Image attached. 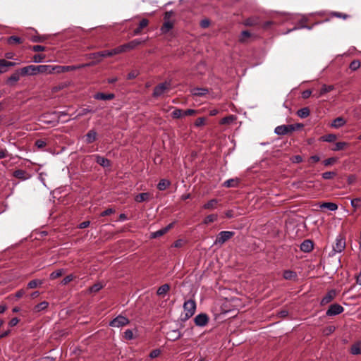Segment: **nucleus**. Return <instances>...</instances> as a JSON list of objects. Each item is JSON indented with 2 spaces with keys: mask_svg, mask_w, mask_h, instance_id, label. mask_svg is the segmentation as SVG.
<instances>
[{
  "mask_svg": "<svg viewBox=\"0 0 361 361\" xmlns=\"http://www.w3.org/2000/svg\"><path fill=\"white\" fill-rule=\"evenodd\" d=\"M301 127H302V125L299 123L291 125H281L275 128L274 133L279 135H285L296 130H298Z\"/></svg>",
  "mask_w": 361,
  "mask_h": 361,
  "instance_id": "1",
  "label": "nucleus"
},
{
  "mask_svg": "<svg viewBox=\"0 0 361 361\" xmlns=\"http://www.w3.org/2000/svg\"><path fill=\"white\" fill-rule=\"evenodd\" d=\"M183 309L185 312L184 319L187 320L192 317L195 313L196 310V302L192 299L185 300L183 304Z\"/></svg>",
  "mask_w": 361,
  "mask_h": 361,
  "instance_id": "2",
  "label": "nucleus"
},
{
  "mask_svg": "<svg viewBox=\"0 0 361 361\" xmlns=\"http://www.w3.org/2000/svg\"><path fill=\"white\" fill-rule=\"evenodd\" d=\"M171 88V82H164L157 85L152 94L154 97H159L162 95L165 92L170 90Z\"/></svg>",
  "mask_w": 361,
  "mask_h": 361,
  "instance_id": "3",
  "label": "nucleus"
},
{
  "mask_svg": "<svg viewBox=\"0 0 361 361\" xmlns=\"http://www.w3.org/2000/svg\"><path fill=\"white\" fill-rule=\"evenodd\" d=\"M345 247V237L338 235L336 238L335 245L333 246V250L336 252H341Z\"/></svg>",
  "mask_w": 361,
  "mask_h": 361,
  "instance_id": "4",
  "label": "nucleus"
},
{
  "mask_svg": "<svg viewBox=\"0 0 361 361\" xmlns=\"http://www.w3.org/2000/svg\"><path fill=\"white\" fill-rule=\"evenodd\" d=\"M129 319L123 316H118L110 322L109 325L112 327H121L127 325Z\"/></svg>",
  "mask_w": 361,
  "mask_h": 361,
  "instance_id": "5",
  "label": "nucleus"
},
{
  "mask_svg": "<svg viewBox=\"0 0 361 361\" xmlns=\"http://www.w3.org/2000/svg\"><path fill=\"white\" fill-rule=\"evenodd\" d=\"M343 311L344 308L341 305L335 303L329 306L326 314L327 316H335L342 313Z\"/></svg>",
  "mask_w": 361,
  "mask_h": 361,
  "instance_id": "6",
  "label": "nucleus"
},
{
  "mask_svg": "<svg viewBox=\"0 0 361 361\" xmlns=\"http://www.w3.org/2000/svg\"><path fill=\"white\" fill-rule=\"evenodd\" d=\"M209 317L205 313H201L197 314L195 319L194 322L197 326H205L209 322Z\"/></svg>",
  "mask_w": 361,
  "mask_h": 361,
  "instance_id": "7",
  "label": "nucleus"
},
{
  "mask_svg": "<svg viewBox=\"0 0 361 361\" xmlns=\"http://www.w3.org/2000/svg\"><path fill=\"white\" fill-rule=\"evenodd\" d=\"M146 40H142L140 39H133L126 44H123L124 51L126 52L128 51L135 49L137 46L145 43Z\"/></svg>",
  "mask_w": 361,
  "mask_h": 361,
  "instance_id": "8",
  "label": "nucleus"
},
{
  "mask_svg": "<svg viewBox=\"0 0 361 361\" xmlns=\"http://www.w3.org/2000/svg\"><path fill=\"white\" fill-rule=\"evenodd\" d=\"M336 296V292L335 290H330L327 292V293L323 297L321 300V305H325L328 303L331 302Z\"/></svg>",
  "mask_w": 361,
  "mask_h": 361,
  "instance_id": "9",
  "label": "nucleus"
},
{
  "mask_svg": "<svg viewBox=\"0 0 361 361\" xmlns=\"http://www.w3.org/2000/svg\"><path fill=\"white\" fill-rule=\"evenodd\" d=\"M35 65H30L19 69L22 76L37 75Z\"/></svg>",
  "mask_w": 361,
  "mask_h": 361,
  "instance_id": "10",
  "label": "nucleus"
},
{
  "mask_svg": "<svg viewBox=\"0 0 361 361\" xmlns=\"http://www.w3.org/2000/svg\"><path fill=\"white\" fill-rule=\"evenodd\" d=\"M87 56V59H92V60H94V61L89 63L82 64V65H81L82 67L93 66V65L102 61V57L100 56L99 52L89 54Z\"/></svg>",
  "mask_w": 361,
  "mask_h": 361,
  "instance_id": "11",
  "label": "nucleus"
},
{
  "mask_svg": "<svg viewBox=\"0 0 361 361\" xmlns=\"http://www.w3.org/2000/svg\"><path fill=\"white\" fill-rule=\"evenodd\" d=\"M172 227H173V224H170L165 228H163L159 231L152 233L150 235V237H151V238H157L161 237L163 235H164L165 233H166Z\"/></svg>",
  "mask_w": 361,
  "mask_h": 361,
  "instance_id": "12",
  "label": "nucleus"
},
{
  "mask_svg": "<svg viewBox=\"0 0 361 361\" xmlns=\"http://www.w3.org/2000/svg\"><path fill=\"white\" fill-rule=\"evenodd\" d=\"M80 68H82L81 66V65L78 66H59L54 67V68H55V70H56L57 73H64V72L75 71Z\"/></svg>",
  "mask_w": 361,
  "mask_h": 361,
  "instance_id": "13",
  "label": "nucleus"
},
{
  "mask_svg": "<svg viewBox=\"0 0 361 361\" xmlns=\"http://www.w3.org/2000/svg\"><path fill=\"white\" fill-rule=\"evenodd\" d=\"M13 176L15 178H18L22 180H25L30 177V176L26 171L22 170V169L16 170L13 172Z\"/></svg>",
  "mask_w": 361,
  "mask_h": 361,
  "instance_id": "14",
  "label": "nucleus"
},
{
  "mask_svg": "<svg viewBox=\"0 0 361 361\" xmlns=\"http://www.w3.org/2000/svg\"><path fill=\"white\" fill-rule=\"evenodd\" d=\"M35 68L37 74L44 73H51L53 72V71L55 70L54 67H51V66L48 65L35 66Z\"/></svg>",
  "mask_w": 361,
  "mask_h": 361,
  "instance_id": "15",
  "label": "nucleus"
},
{
  "mask_svg": "<svg viewBox=\"0 0 361 361\" xmlns=\"http://www.w3.org/2000/svg\"><path fill=\"white\" fill-rule=\"evenodd\" d=\"M314 245L312 240H305L300 245V250L305 252H310L313 250Z\"/></svg>",
  "mask_w": 361,
  "mask_h": 361,
  "instance_id": "16",
  "label": "nucleus"
},
{
  "mask_svg": "<svg viewBox=\"0 0 361 361\" xmlns=\"http://www.w3.org/2000/svg\"><path fill=\"white\" fill-rule=\"evenodd\" d=\"M94 157L96 159V162L99 164L100 166L103 167H110L111 166V161L108 159L101 157L98 154L94 155Z\"/></svg>",
  "mask_w": 361,
  "mask_h": 361,
  "instance_id": "17",
  "label": "nucleus"
},
{
  "mask_svg": "<svg viewBox=\"0 0 361 361\" xmlns=\"http://www.w3.org/2000/svg\"><path fill=\"white\" fill-rule=\"evenodd\" d=\"M21 75L20 71L17 70L15 71L8 79L6 83L9 85H13L16 82L20 80Z\"/></svg>",
  "mask_w": 361,
  "mask_h": 361,
  "instance_id": "18",
  "label": "nucleus"
},
{
  "mask_svg": "<svg viewBox=\"0 0 361 361\" xmlns=\"http://www.w3.org/2000/svg\"><path fill=\"white\" fill-rule=\"evenodd\" d=\"M209 93L207 88L195 87L191 90V94L193 96L202 97L205 96Z\"/></svg>",
  "mask_w": 361,
  "mask_h": 361,
  "instance_id": "19",
  "label": "nucleus"
},
{
  "mask_svg": "<svg viewBox=\"0 0 361 361\" xmlns=\"http://www.w3.org/2000/svg\"><path fill=\"white\" fill-rule=\"evenodd\" d=\"M334 90V85H323L319 93L314 94V97L319 98L327 92H329Z\"/></svg>",
  "mask_w": 361,
  "mask_h": 361,
  "instance_id": "20",
  "label": "nucleus"
},
{
  "mask_svg": "<svg viewBox=\"0 0 361 361\" xmlns=\"http://www.w3.org/2000/svg\"><path fill=\"white\" fill-rule=\"evenodd\" d=\"M115 97V95L112 93L104 94L102 92H98L94 95V98L98 100H111Z\"/></svg>",
  "mask_w": 361,
  "mask_h": 361,
  "instance_id": "21",
  "label": "nucleus"
},
{
  "mask_svg": "<svg viewBox=\"0 0 361 361\" xmlns=\"http://www.w3.org/2000/svg\"><path fill=\"white\" fill-rule=\"evenodd\" d=\"M149 24V20L146 18H143L139 23L138 27L134 30L133 35H137L141 33L142 29L146 27Z\"/></svg>",
  "mask_w": 361,
  "mask_h": 361,
  "instance_id": "22",
  "label": "nucleus"
},
{
  "mask_svg": "<svg viewBox=\"0 0 361 361\" xmlns=\"http://www.w3.org/2000/svg\"><path fill=\"white\" fill-rule=\"evenodd\" d=\"M283 276L286 280L295 281L298 279L296 272L291 270H286L283 271Z\"/></svg>",
  "mask_w": 361,
  "mask_h": 361,
  "instance_id": "23",
  "label": "nucleus"
},
{
  "mask_svg": "<svg viewBox=\"0 0 361 361\" xmlns=\"http://www.w3.org/2000/svg\"><path fill=\"white\" fill-rule=\"evenodd\" d=\"M23 42V39L15 35L11 36L7 38V43L10 45L22 44Z\"/></svg>",
  "mask_w": 361,
  "mask_h": 361,
  "instance_id": "24",
  "label": "nucleus"
},
{
  "mask_svg": "<svg viewBox=\"0 0 361 361\" xmlns=\"http://www.w3.org/2000/svg\"><path fill=\"white\" fill-rule=\"evenodd\" d=\"M213 312L215 320H219L221 316L226 313V311L224 309H222L221 307H218L217 305H216L214 307Z\"/></svg>",
  "mask_w": 361,
  "mask_h": 361,
  "instance_id": "25",
  "label": "nucleus"
},
{
  "mask_svg": "<svg viewBox=\"0 0 361 361\" xmlns=\"http://www.w3.org/2000/svg\"><path fill=\"white\" fill-rule=\"evenodd\" d=\"M97 132L94 130H90L86 135V142L91 144L94 142L97 139Z\"/></svg>",
  "mask_w": 361,
  "mask_h": 361,
  "instance_id": "26",
  "label": "nucleus"
},
{
  "mask_svg": "<svg viewBox=\"0 0 361 361\" xmlns=\"http://www.w3.org/2000/svg\"><path fill=\"white\" fill-rule=\"evenodd\" d=\"M345 120L343 117H338L335 118L331 123V127L339 128L345 124Z\"/></svg>",
  "mask_w": 361,
  "mask_h": 361,
  "instance_id": "27",
  "label": "nucleus"
},
{
  "mask_svg": "<svg viewBox=\"0 0 361 361\" xmlns=\"http://www.w3.org/2000/svg\"><path fill=\"white\" fill-rule=\"evenodd\" d=\"M170 286L168 283H165L158 288L157 294L159 296H164L170 290Z\"/></svg>",
  "mask_w": 361,
  "mask_h": 361,
  "instance_id": "28",
  "label": "nucleus"
},
{
  "mask_svg": "<svg viewBox=\"0 0 361 361\" xmlns=\"http://www.w3.org/2000/svg\"><path fill=\"white\" fill-rule=\"evenodd\" d=\"M173 27V21H164L161 27V32L163 34L167 33L169 30H171Z\"/></svg>",
  "mask_w": 361,
  "mask_h": 361,
  "instance_id": "29",
  "label": "nucleus"
},
{
  "mask_svg": "<svg viewBox=\"0 0 361 361\" xmlns=\"http://www.w3.org/2000/svg\"><path fill=\"white\" fill-rule=\"evenodd\" d=\"M49 306V302L47 301H43L37 305H36L33 309L32 311L35 313L39 312L45 309H47Z\"/></svg>",
  "mask_w": 361,
  "mask_h": 361,
  "instance_id": "30",
  "label": "nucleus"
},
{
  "mask_svg": "<svg viewBox=\"0 0 361 361\" xmlns=\"http://www.w3.org/2000/svg\"><path fill=\"white\" fill-rule=\"evenodd\" d=\"M150 194L148 192L139 193L135 197V200L137 202H145L149 200Z\"/></svg>",
  "mask_w": 361,
  "mask_h": 361,
  "instance_id": "31",
  "label": "nucleus"
},
{
  "mask_svg": "<svg viewBox=\"0 0 361 361\" xmlns=\"http://www.w3.org/2000/svg\"><path fill=\"white\" fill-rule=\"evenodd\" d=\"M349 146V143L345 142H338L334 145L331 149L333 151H340L344 149L346 147Z\"/></svg>",
  "mask_w": 361,
  "mask_h": 361,
  "instance_id": "32",
  "label": "nucleus"
},
{
  "mask_svg": "<svg viewBox=\"0 0 361 361\" xmlns=\"http://www.w3.org/2000/svg\"><path fill=\"white\" fill-rule=\"evenodd\" d=\"M310 114V109L307 107L302 108L299 109L297 114L302 118H307Z\"/></svg>",
  "mask_w": 361,
  "mask_h": 361,
  "instance_id": "33",
  "label": "nucleus"
},
{
  "mask_svg": "<svg viewBox=\"0 0 361 361\" xmlns=\"http://www.w3.org/2000/svg\"><path fill=\"white\" fill-rule=\"evenodd\" d=\"M63 115H66V114L64 112H59L57 114V120L56 121H48L47 120V117L49 116V114H43L42 116V118H41V121L44 122V123H53V122H56L58 123V120L60 118V117L61 116H63Z\"/></svg>",
  "mask_w": 361,
  "mask_h": 361,
  "instance_id": "34",
  "label": "nucleus"
},
{
  "mask_svg": "<svg viewBox=\"0 0 361 361\" xmlns=\"http://www.w3.org/2000/svg\"><path fill=\"white\" fill-rule=\"evenodd\" d=\"M320 207L326 208L330 211H336L338 209L337 204L333 202H324Z\"/></svg>",
  "mask_w": 361,
  "mask_h": 361,
  "instance_id": "35",
  "label": "nucleus"
},
{
  "mask_svg": "<svg viewBox=\"0 0 361 361\" xmlns=\"http://www.w3.org/2000/svg\"><path fill=\"white\" fill-rule=\"evenodd\" d=\"M170 185V182L166 179H161L158 185L157 188L159 190H164Z\"/></svg>",
  "mask_w": 361,
  "mask_h": 361,
  "instance_id": "36",
  "label": "nucleus"
},
{
  "mask_svg": "<svg viewBox=\"0 0 361 361\" xmlns=\"http://www.w3.org/2000/svg\"><path fill=\"white\" fill-rule=\"evenodd\" d=\"M104 287V285L101 282H98L92 285L89 288L90 293H97Z\"/></svg>",
  "mask_w": 361,
  "mask_h": 361,
  "instance_id": "37",
  "label": "nucleus"
},
{
  "mask_svg": "<svg viewBox=\"0 0 361 361\" xmlns=\"http://www.w3.org/2000/svg\"><path fill=\"white\" fill-rule=\"evenodd\" d=\"M337 138V136L335 134H327L321 137V139L324 142H333Z\"/></svg>",
  "mask_w": 361,
  "mask_h": 361,
  "instance_id": "38",
  "label": "nucleus"
},
{
  "mask_svg": "<svg viewBox=\"0 0 361 361\" xmlns=\"http://www.w3.org/2000/svg\"><path fill=\"white\" fill-rule=\"evenodd\" d=\"M43 283V281L42 280H39V279H34V280H32L30 281L28 283H27V288H35L36 287H37L38 286H40Z\"/></svg>",
  "mask_w": 361,
  "mask_h": 361,
  "instance_id": "39",
  "label": "nucleus"
},
{
  "mask_svg": "<svg viewBox=\"0 0 361 361\" xmlns=\"http://www.w3.org/2000/svg\"><path fill=\"white\" fill-rule=\"evenodd\" d=\"M63 273H64V271L63 269H58V270L53 271L52 273L50 274L49 279L51 280H54V279L61 276Z\"/></svg>",
  "mask_w": 361,
  "mask_h": 361,
  "instance_id": "40",
  "label": "nucleus"
},
{
  "mask_svg": "<svg viewBox=\"0 0 361 361\" xmlns=\"http://www.w3.org/2000/svg\"><path fill=\"white\" fill-rule=\"evenodd\" d=\"M173 118H180L184 117L183 110L176 109L171 114Z\"/></svg>",
  "mask_w": 361,
  "mask_h": 361,
  "instance_id": "41",
  "label": "nucleus"
},
{
  "mask_svg": "<svg viewBox=\"0 0 361 361\" xmlns=\"http://www.w3.org/2000/svg\"><path fill=\"white\" fill-rule=\"evenodd\" d=\"M258 24V20L255 18H250L245 20L244 25L246 26H253Z\"/></svg>",
  "mask_w": 361,
  "mask_h": 361,
  "instance_id": "42",
  "label": "nucleus"
},
{
  "mask_svg": "<svg viewBox=\"0 0 361 361\" xmlns=\"http://www.w3.org/2000/svg\"><path fill=\"white\" fill-rule=\"evenodd\" d=\"M330 16L331 17H336V18H343L344 20L347 19L348 18H349V16L348 14H345V13H341V12H331L330 13Z\"/></svg>",
  "mask_w": 361,
  "mask_h": 361,
  "instance_id": "43",
  "label": "nucleus"
},
{
  "mask_svg": "<svg viewBox=\"0 0 361 361\" xmlns=\"http://www.w3.org/2000/svg\"><path fill=\"white\" fill-rule=\"evenodd\" d=\"M46 58V55L43 54H37L32 56V61L35 63L42 62Z\"/></svg>",
  "mask_w": 361,
  "mask_h": 361,
  "instance_id": "44",
  "label": "nucleus"
},
{
  "mask_svg": "<svg viewBox=\"0 0 361 361\" xmlns=\"http://www.w3.org/2000/svg\"><path fill=\"white\" fill-rule=\"evenodd\" d=\"M350 353L353 355H359L361 353L360 344L356 343L351 346Z\"/></svg>",
  "mask_w": 361,
  "mask_h": 361,
  "instance_id": "45",
  "label": "nucleus"
},
{
  "mask_svg": "<svg viewBox=\"0 0 361 361\" xmlns=\"http://www.w3.org/2000/svg\"><path fill=\"white\" fill-rule=\"evenodd\" d=\"M361 63L359 60H353L349 66V68L355 71H357L360 67Z\"/></svg>",
  "mask_w": 361,
  "mask_h": 361,
  "instance_id": "46",
  "label": "nucleus"
},
{
  "mask_svg": "<svg viewBox=\"0 0 361 361\" xmlns=\"http://www.w3.org/2000/svg\"><path fill=\"white\" fill-rule=\"evenodd\" d=\"M17 63L15 62L8 61L5 59H0V68L15 66Z\"/></svg>",
  "mask_w": 361,
  "mask_h": 361,
  "instance_id": "47",
  "label": "nucleus"
},
{
  "mask_svg": "<svg viewBox=\"0 0 361 361\" xmlns=\"http://www.w3.org/2000/svg\"><path fill=\"white\" fill-rule=\"evenodd\" d=\"M225 242H226V231H221L219 233V237L216 240L215 243L216 244H217V243L223 244Z\"/></svg>",
  "mask_w": 361,
  "mask_h": 361,
  "instance_id": "48",
  "label": "nucleus"
},
{
  "mask_svg": "<svg viewBox=\"0 0 361 361\" xmlns=\"http://www.w3.org/2000/svg\"><path fill=\"white\" fill-rule=\"evenodd\" d=\"M322 178L325 180L331 179L336 176V173L334 171H326L322 174Z\"/></svg>",
  "mask_w": 361,
  "mask_h": 361,
  "instance_id": "49",
  "label": "nucleus"
},
{
  "mask_svg": "<svg viewBox=\"0 0 361 361\" xmlns=\"http://www.w3.org/2000/svg\"><path fill=\"white\" fill-rule=\"evenodd\" d=\"M217 204V201L215 199H213L210 201H209L207 203H206L204 206V209H213L216 207V205Z\"/></svg>",
  "mask_w": 361,
  "mask_h": 361,
  "instance_id": "50",
  "label": "nucleus"
},
{
  "mask_svg": "<svg viewBox=\"0 0 361 361\" xmlns=\"http://www.w3.org/2000/svg\"><path fill=\"white\" fill-rule=\"evenodd\" d=\"M47 38L45 36H39V35H34L32 36L30 39L32 42H44Z\"/></svg>",
  "mask_w": 361,
  "mask_h": 361,
  "instance_id": "51",
  "label": "nucleus"
},
{
  "mask_svg": "<svg viewBox=\"0 0 361 361\" xmlns=\"http://www.w3.org/2000/svg\"><path fill=\"white\" fill-rule=\"evenodd\" d=\"M351 206L355 209H358L361 207V199L360 198H355L351 200Z\"/></svg>",
  "mask_w": 361,
  "mask_h": 361,
  "instance_id": "52",
  "label": "nucleus"
},
{
  "mask_svg": "<svg viewBox=\"0 0 361 361\" xmlns=\"http://www.w3.org/2000/svg\"><path fill=\"white\" fill-rule=\"evenodd\" d=\"M217 219V216L216 214H210L205 217L204 220V224H208L209 223L214 222Z\"/></svg>",
  "mask_w": 361,
  "mask_h": 361,
  "instance_id": "53",
  "label": "nucleus"
},
{
  "mask_svg": "<svg viewBox=\"0 0 361 361\" xmlns=\"http://www.w3.org/2000/svg\"><path fill=\"white\" fill-rule=\"evenodd\" d=\"M111 51L112 53V56L125 52L123 45L118 46V47L111 49Z\"/></svg>",
  "mask_w": 361,
  "mask_h": 361,
  "instance_id": "54",
  "label": "nucleus"
},
{
  "mask_svg": "<svg viewBox=\"0 0 361 361\" xmlns=\"http://www.w3.org/2000/svg\"><path fill=\"white\" fill-rule=\"evenodd\" d=\"M251 36V34L247 30H244L241 32L240 37V41L244 42L247 38L250 37Z\"/></svg>",
  "mask_w": 361,
  "mask_h": 361,
  "instance_id": "55",
  "label": "nucleus"
},
{
  "mask_svg": "<svg viewBox=\"0 0 361 361\" xmlns=\"http://www.w3.org/2000/svg\"><path fill=\"white\" fill-rule=\"evenodd\" d=\"M74 278L75 277L73 274L68 275L61 281V284L66 285L71 281H72L74 279Z\"/></svg>",
  "mask_w": 361,
  "mask_h": 361,
  "instance_id": "56",
  "label": "nucleus"
},
{
  "mask_svg": "<svg viewBox=\"0 0 361 361\" xmlns=\"http://www.w3.org/2000/svg\"><path fill=\"white\" fill-rule=\"evenodd\" d=\"M336 328L334 326H328L324 329V334L326 336L331 334L334 331Z\"/></svg>",
  "mask_w": 361,
  "mask_h": 361,
  "instance_id": "57",
  "label": "nucleus"
},
{
  "mask_svg": "<svg viewBox=\"0 0 361 361\" xmlns=\"http://www.w3.org/2000/svg\"><path fill=\"white\" fill-rule=\"evenodd\" d=\"M337 161V159L335 158V157H331V158H329V159H325L323 163L325 166H329V165H333L334 164H335L336 162Z\"/></svg>",
  "mask_w": 361,
  "mask_h": 361,
  "instance_id": "58",
  "label": "nucleus"
},
{
  "mask_svg": "<svg viewBox=\"0 0 361 361\" xmlns=\"http://www.w3.org/2000/svg\"><path fill=\"white\" fill-rule=\"evenodd\" d=\"M31 49L33 51L39 52V51H44L46 50V47L41 45H35L31 47Z\"/></svg>",
  "mask_w": 361,
  "mask_h": 361,
  "instance_id": "59",
  "label": "nucleus"
},
{
  "mask_svg": "<svg viewBox=\"0 0 361 361\" xmlns=\"http://www.w3.org/2000/svg\"><path fill=\"white\" fill-rule=\"evenodd\" d=\"M124 338L127 340H131L133 338V333L130 329H127L124 332Z\"/></svg>",
  "mask_w": 361,
  "mask_h": 361,
  "instance_id": "60",
  "label": "nucleus"
},
{
  "mask_svg": "<svg viewBox=\"0 0 361 361\" xmlns=\"http://www.w3.org/2000/svg\"><path fill=\"white\" fill-rule=\"evenodd\" d=\"M205 123V118L203 117L197 118L195 122V126L197 127L202 126Z\"/></svg>",
  "mask_w": 361,
  "mask_h": 361,
  "instance_id": "61",
  "label": "nucleus"
},
{
  "mask_svg": "<svg viewBox=\"0 0 361 361\" xmlns=\"http://www.w3.org/2000/svg\"><path fill=\"white\" fill-rule=\"evenodd\" d=\"M293 163L298 164L302 161V157L300 155H295L290 158Z\"/></svg>",
  "mask_w": 361,
  "mask_h": 361,
  "instance_id": "62",
  "label": "nucleus"
},
{
  "mask_svg": "<svg viewBox=\"0 0 361 361\" xmlns=\"http://www.w3.org/2000/svg\"><path fill=\"white\" fill-rule=\"evenodd\" d=\"M47 145V143L45 141L42 140H37L35 141V146L37 147L39 149H42Z\"/></svg>",
  "mask_w": 361,
  "mask_h": 361,
  "instance_id": "63",
  "label": "nucleus"
},
{
  "mask_svg": "<svg viewBox=\"0 0 361 361\" xmlns=\"http://www.w3.org/2000/svg\"><path fill=\"white\" fill-rule=\"evenodd\" d=\"M173 14L174 13L172 11H166L164 16V21H171L170 19L173 16Z\"/></svg>",
  "mask_w": 361,
  "mask_h": 361,
  "instance_id": "64",
  "label": "nucleus"
}]
</instances>
